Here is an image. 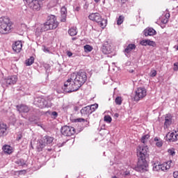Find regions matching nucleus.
I'll list each match as a JSON object with an SVG mask.
<instances>
[{"instance_id": "f257e3e1", "label": "nucleus", "mask_w": 178, "mask_h": 178, "mask_svg": "<svg viewBox=\"0 0 178 178\" xmlns=\"http://www.w3.org/2000/svg\"><path fill=\"white\" fill-rule=\"evenodd\" d=\"M138 163L135 168L137 172H147L148 168V147L138 146L137 148Z\"/></svg>"}, {"instance_id": "c9c22d12", "label": "nucleus", "mask_w": 178, "mask_h": 178, "mask_svg": "<svg viewBox=\"0 0 178 178\" xmlns=\"http://www.w3.org/2000/svg\"><path fill=\"white\" fill-rule=\"evenodd\" d=\"M147 45L149 47H152L153 48H155V47H156V43H155V42H154V41H152L151 40H149Z\"/></svg>"}, {"instance_id": "c85d7f7f", "label": "nucleus", "mask_w": 178, "mask_h": 178, "mask_svg": "<svg viewBox=\"0 0 178 178\" xmlns=\"http://www.w3.org/2000/svg\"><path fill=\"white\" fill-rule=\"evenodd\" d=\"M15 163L18 165V166H26V161L23 159H19L15 161Z\"/></svg>"}, {"instance_id": "39448f33", "label": "nucleus", "mask_w": 178, "mask_h": 178, "mask_svg": "<svg viewBox=\"0 0 178 178\" xmlns=\"http://www.w3.org/2000/svg\"><path fill=\"white\" fill-rule=\"evenodd\" d=\"M44 24L46 26L47 31L55 30V29H57L58 26H59V22L56 20V17L55 15H51L47 17V20Z\"/></svg>"}, {"instance_id": "2eb2a0df", "label": "nucleus", "mask_w": 178, "mask_h": 178, "mask_svg": "<svg viewBox=\"0 0 178 178\" xmlns=\"http://www.w3.org/2000/svg\"><path fill=\"white\" fill-rule=\"evenodd\" d=\"M143 34L145 37L156 35V31H155V29L153 28H147L143 31Z\"/></svg>"}, {"instance_id": "6e6552de", "label": "nucleus", "mask_w": 178, "mask_h": 178, "mask_svg": "<svg viewBox=\"0 0 178 178\" xmlns=\"http://www.w3.org/2000/svg\"><path fill=\"white\" fill-rule=\"evenodd\" d=\"M147 96V89L145 88H138L135 92V95L134 97V101L138 102V101L143 99Z\"/></svg>"}, {"instance_id": "f704fd0d", "label": "nucleus", "mask_w": 178, "mask_h": 178, "mask_svg": "<svg viewBox=\"0 0 178 178\" xmlns=\"http://www.w3.org/2000/svg\"><path fill=\"white\" fill-rule=\"evenodd\" d=\"M123 20H124V17L122 15H120L118 17V19L117 21V24L118 26H120V24H122V23H123Z\"/></svg>"}, {"instance_id": "69168bd1", "label": "nucleus", "mask_w": 178, "mask_h": 178, "mask_svg": "<svg viewBox=\"0 0 178 178\" xmlns=\"http://www.w3.org/2000/svg\"><path fill=\"white\" fill-rule=\"evenodd\" d=\"M174 70H177V69H176V68H174Z\"/></svg>"}, {"instance_id": "6ab92c4d", "label": "nucleus", "mask_w": 178, "mask_h": 178, "mask_svg": "<svg viewBox=\"0 0 178 178\" xmlns=\"http://www.w3.org/2000/svg\"><path fill=\"white\" fill-rule=\"evenodd\" d=\"M44 148H45V145L44 142H42V139H40L38 141L37 145H36V149L38 152H41Z\"/></svg>"}, {"instance_id": "393cba45", "label": "nucleus", "mask_w": 178, "mask_h": 178, "mask_svg": "<svg viewBox=\"0 0 178 178\" xmlns=\"http://www.w3.org/2000/svg\"><path fill=\"white\" fill-rule=\"evenodd\" d=\"M154 141L156 142V147H158L159 148H161V147H162V145H163V142L162 141V140L161 139V138L155 137V138H154Z\"/></svg>"}, {"instance_id": "09e8293b", "label": "nucleus", "mask_w": 178, "mask_h": 178, "mask_svg": "<svg viewBox=\"0 0 178 178\" xmlns=\"http://www.w3.org/2000/svg\"><path fill=\"white\" fill-rule=\"evenodd\" d=\"M173 177H174L175 178H178V171H175V172H173Z\"/></svg>"}, {"instance_id": "6e6d98bb", "label": "nucleus", "mask_w": 178, "mask_h": 178, "mask_svg": "<svg viewBox=\"0 0 178 178\" xmlns=\"http://www.w3.org/2000/svg\"><path fill=\"white\" fill-rule=\"evenodd\" d=\"M75 10H76V12H79V10H80V7H76L75 8Z\"/></svg>"}, {"instance_id": "e433bc0d", "label": "nucleus", "mask_w": 178, "mask_h": 178, "mask_svg": "<svg viewBox=\"0 0 178 178\" xmlns=\"http://www.w3.org/2000/svg\"><path fill=\"white\" fill-rule=\"evenodd\" d=\"M157 74L156 70L152 69L149 73L150 77H156Z\"/></svg>"}, {"instance_id": "2f4dec72", "label": "nucleus", "mask_w": 178, "mask_h": 178, "mask_svg": "<svg viewBox=\"0 0 178 178\" xmlns=\"http://www.w3.org/2000/svg\"><path fill=\"white\" fill-rule=\"evenodd\" d=\"M104 23L106 24V20L102 19V18H101V20L97 21V24L102 29H105V26H106Z\"/></svg>"}, {"instance_id": "c03bdc74", "label": "nucleus", "mask_w": 178, "mask_h": 178, "mask_svg": "<svg viewBox=\"0 0 178 178\" xmlns=\"http://www.w3.org/2000/svg\"><path fill=\"white\" fill-rule=\"evenodd\" d=\"M66 17H67V14H61L60 22H62L63 23H65V22H66Z\"/></svg>"}, {"instance_id": "aec40b11", "label": "nucleus", "mask_w": 178, "mask_h": 178, "mask_svg": "<svg viewBox=\"0 0 178 178\" xmlns=\"http://www.w3.org/2000/svg\"><path fill=\"white\" fill-rule=\"evenodd\" d=\"M136 47H137L134 44H129L124 51L126 56H127V54H130V52L134 51V49H136Z\"/></svg>"}, {"instance_id": "bb28decb", "label": "nucleus", "mask_w": 178, "mask_h": 178, "mask_svg": "<svg viewBox=\"0 0 178 178\" xmlns=\"http://www.w3.org/2000/svg\"><path fill=\"white\" fill-rule=\"evenodd\" d=\"M3 151L5 154H12V147L10 145H4L3 147Z\"/></svg>"}, {"instance_id": "a19ab883", "label": "nucleus", "mask_w": 178, "mask_h": 178, "mask_svg": "<svg viewBox=\"0 0 178 178\" xmlns=\"http://www.w3.org/2000/svg\"><path fill=\"white\" fill-rule=\"evenodd\" d=\"M58 112L53 111L50 113V116L52 118V119H56L58 118Z\"/></svg>"}, {"instance_id": "72a5a7b5", "label": "nucleus", "mask_w": 178, "mask_h": 178, "mask_svg": "<svg viewBox=\"0 0 178 178\" xmlns=\"http://www.w3.org/2000/svg\"><path fill=\"white\" fill-rule=\"evenodd\" d=\"M148 138H149V135H148V134L144 135L141 138V143H143V144H145V143H147V140H148Z\"/></svg>"}, {"instance_id": "052dcab7", "label": "nucleus", "mask_w": 178, "mask_h": 178, "mask_svg": "<svg viewBox=\"0 0 178 178\" xmlns=\"http://www.w3.org/2000/svg\"><path fill=\"white\" fill-rule=\"evenodd\" d=\"M134 70H129V73H134Z\"/></svg>"}, {"instance_id": "1a4fd4ad", "label": "nucleus", "mask_w": 178, "mask_h": 178, "mask_svg": "<svg viewBox=\"0 0 178 178\" xmlns=\"http://www.w3.org/2000/svg\"><path fill=\"white\" fill-rule=\"evenodd\" d=\"M60 131L63 136H65L66 137H70V136L76 134V129H74V127L67 125L63 127Z\"/></svg>"}, {"instance_id": "ea45409f", "label": "nucleus", "mask_w": 178, "mask_h": 178, "mask_svg": "<svg viewBox=\"0 0 178 178\" xmlns=\"http://www.w3.org/2000/svg\"><path fill=\"white\" fill-rule=\"evenodd\" d=\"M115 104H116V105H122V97H117L115 98Z\"/></svg>"}, {"instance_id": "20e7f679", "label": "nucleus", "mask_w": 178, "mask_h": 178, "mask_svg": "<svg viewBox=\"0 0 178 178\" xmlns=\"http://www.w3.org/2000/svg\"><path fill=\"white\" fill-rule=\"evenodd\" d=\"M62 90L64 92H74L76 91H79L80 90L79 86L76 84L74 81L72 79V76L70 79H68L67 81L64 83V86L62 88Z\"/></svg>"}, {"instance_id": "338daca9", "label": "nucleus", "mask_w": 178, "mask_h": 178, "mask_svg": "<svg viewBox=\"0 0 178 178\" xmlns=\"http://www.w3.org/2000/svg\"><path fill=\"white\" fill-rule=\"evenodd\" d=\"M177 131H178V127H177Z\"/></svg>"}, {"instance_id": "9b49d317", "label": "nucleus", "mask_w": 178, "mask_h": 178, "mask_svg": "<svg viewBox=\"0 0 178 178\" xmlns=\"http://www.w3.org/2000/svg\"><path fill=\"white\" fill-rule=\"evenodd\" d=\"M45 31H48V29H47L45 24H40L38 26H37L35 31V35H36V37H40V35H41V34H42V33Z\"/></svg>"}, {"instance_id": "13d9d810", "label": "nucleus", "mask_w": 178, "mask_h": 178, "mask_svg": "<svg viewBox=\"0 0 178 178\" xmlns=\"http://www.w3.org/2000/svg\"><path fill=\"white\" fill-rule=\"evenodd\" d=\"M123 3H126V2L129 1V0H122Z\"/></svg>"}, {"instance_id": "5701e85b", "label": "nucleus", "mask_w": 178, "mask_h": 178, "mask_svg": "<svg viewBox=\"0 0 178 178\" xmlns=\"http://www.w3.org/2000/svg\"><path fill=\"white\" fill-rule=\"evenodd\" d=\"M170 124H172V117L170 116V115H168L165 117V121L164 122V126H165V127H166V129H168L169 127V126H170Z\"/></svg>"}, {"instance_id": "0e129e2a", "label": "nucleus", "mask_w": 178, "mask_h": 178, "mask_svg": "<svg viewBox=\"0 0 178 178\" xmlns=\"http://www.w3.org/2000/svg\"><path fill=\"white\" fill-rule=\"evenodd\" d=\"M177 50L178 51V45L177 46Z\"/></svg>"}, {"instance_id": "603ef678", "label": "nucleus", "mask_w": 178, "mask_h": 178, "mask_svg": "<svg viewBox=\"0 0 178 178\" xmlns=\"http://www.w3.org/2000/svg\"><path fill=\"white\" fill-rule=\"evenodd\" d=\"M44 52H49V49L48 48L44 47Z\"/></svg>"}, {"instance_id": "ddd939ff", "label": "nucleus", "mask_w": 178, "mask_h": 178, "mask_svg": "<svg viewBox=\"0 0 178 178\" xmlns=\"http://www.w3.org/2000/svg\"><path fill=\"white\" fill-rule=\"evenodd\" d=\"M8 125L3 122H0V137H3L8 134Z\"/></svg>"}, {"instance_id": "4468645a", "label": "nucleus", "mask_w": 178, "mask_h": 178, "mask_svg": "<svg viewBox=\"0 0 178 178\" xmlns=\"http://www.w3.org/2000/svg\"><path fill=\"white\" fill-rule=\"evenodd\" d=\"M43 144H44L45 147L47 145H51L52 143H54V137H51L49 136H45L41 138Z\"/></svg>"}, {"instance_id": "a211bd4d", "label": "nucleus", "mask_w": 178, "mask_h": 178, "mask_svg": "<svg viewBox=\"0 0 178 178\" xmlns=\"http://www.w3.org/2000/svg\"><path fill=\"white\" fill-rule=\"evenodd\" d=\"M17 111H19L21 113H27L30 108L29 106L24 104H21L20 106H17Z\"/></svg>"}, {"instance_id": "f03ea898", "label": "nucleus", "mask_w": 178, "mask_h": 178, "mask_svg": "<svg viewBox=\"0 0 178 178\" xmlns=\"http://www.w3.org/2000/svg\"><path fill=\"white\" fill-rule=\"evenodd\" d=\"M71 80L80 88L87 81V73L83 70H80L77 74H71Z\"/></svg>"}, {"instance_id": "a878e982", "label": "nucleus", "mask_w": 178, "mask_h": 178, "mask_svg": "<svg viewBox=\"0 0 178 178\" xmlns=\"http://www.w3.org/2000/svg\"><path fill=\"white\" fill-rule=\"evenodd\" d=\"M68 33L71 37H74V35H77V29L76 27L71 28L68 30Z\"/></svg>"}, {"instance_id": "7c9ffc66", "label": "nucleus", "mask_w": 178, "mask_h": 178, "mask_svg": "<svg viewBox=\"0 0 178 178\" xmlns=\"http://www.w3.org/2000/svg\"><path fill=\"white\" fill-rule=\"evenodd\" d=\"M161 164L158 163H154L153 164V170L154 172H159V170H161Z\"/></svg>"}, {"instance_id": "37998d69", "label": "nucleus", "mask_w": 178, "mask_h": 178, "mask_svg": "<svg viewBox=\"0 0 178 178\" xmlns=\"http://www.w3.org/2000/svg\"><path fill=\"white\" fill-rule=\"evenodd\" d=\"M148 41L149 40H143L140 42V44L143 47H147V45H148Z\"/></svg>"}, {"instance_id": "8fccbe9b", "label": "nucleus", "mask_w": 178, "mask_h": 178, "mask_svg": "<svg viewBox=\"0 0 178 178\" xmlns=\"http://www.w3.org/2000/svg\"><path fill=\"white\" fill-rule=\"evenodd\" d=\"M67 56H69V58H70V56H72L73 55V53H72L71 51H67Z\"/></svg>"}, {"instance_id": "bf43d9fd", "label": "nucleus", "mask_w": 178, "mask_h": 178, "mask_svg": "<svg viewBox=\"0 0 178 178\" xmlns=\"http://www.w3.org/2000/svg\"><path fill=\"white\" fill-rule=\"evenodd\" d=\"M114 116H115V118H119V114L115 113V114L114 115Z\"/></svg>"}, {"instance_id": "e2e57ef3", "label": "nucleus", "mask_w": 178, "mask_h": 178, "mask_svg": "<svg viewBox=\"0 0 178 178\" xmlns=\"http://www.w3.org/2000/svg\"><path fill=\"white\" fill-rule=\"evenodd\" d=\"M112 178H118V177H116V176H114V177H113Z\"/></svg>"}, {"instance_id": "864d4df0", "label": "nucleus", "mask_w": 178, "mask_h": 178, "mask_svg": "<svg viewBox=\"0 0 178 178\" xmlns=\"http://www.w3.org/2000/svg\"><path fill=\"white\" fill-rule=\"evenodd\" d=\"M168 19H164L162 23H163L164 24H166V23H168Z\"/></svg>"}, {"instance_id": "4c0bfd02", "label": "nucleus", "mask_w": 178, "mask_h": 178, "mask_svg": "<svg viewBox=\"0 0 178 178\" xmlns=\"http://www.w3.org/2000/svg\"><path fill=\"white\" fill-rule=\"evenodd\" d=\"M104 121L107 123H111L112 122V117L111 115L104 116Z\"/></svg>"}, {"instance_id": "9d476101", "label": "nucleus", "mask_w": 178, "mask_h": 178, "mask_svg": "<svg viewBox=\"0 0 178 178\" xmlns=\"http://www.w3.org/2000/svg\"><path fill=\"white\" fill-rule=\"evenodd\" d=\"M33 104L40 109H44V108H47L48 106V102L42 97L35 98Z\"/></svg>"}, {"instance_id": "4d7b16f0", "label": "nucleus", "mask_w": 178, "mask_h": 178, "mask_svg": "<svg viewBox=\"0 0 178 178\" xmlns=\"http://www.w3.org/2000/svg\"><path fill=\"white\" fill-rule=\"evenodd\" d=\"M44 67H45V69H48L49 67V65H45Z\"/></svg>"}, {"instance_id": "58836bf2", "label": "nucleus", "mask_w": 178, "mask_h": 178, "mask_svg": "<svg viewBox=\"0 0 178 178\" xmlns=\"http://www.w3.org/2000/svg\"><path fill=\"white\" fill-rule=\"evenodd\" d=\"M84 49L88 51V52H91L92 51V47L90 44H86L84 46Z\"/></svg>"}, {"instance_id": "f3484780", "label": "nucleus", "mask_w": 178, "mask_h": 178, "mask_svg": "<svg viewBox=\"0 0 178 178\" xmlns=\"http://www.w3.org/2000/svg\"><path fill=\"white\" fill-rule=\"evenodd\" d=\"M88 18L90 20H92V22H99L102 17H101V15L98 13H92L88 16Z\"/></svg>"}, {"instance_id": "cd10ccee", "label": "nucleus", "mask_w": 178, "mask_h": 178, "mask_svg": "<svg viewBox=\"0 0 178 178\" xmlns=\"http://www.w3.org/2000/svg\"><path fill=\"white\" fill-rule=\"evenodd\" d=\"M75 122H78L79 123H81L83 122L84 126H88V124H89V122H88L87 120L84 119V118H77L75 120Z\"/></svg>"}, {"instance_id": "49530a36", "label": "nucleus", "mask_w": 178, "mask_h": 178, "mask_svg": "<svg viewBox=\"0 0 178 178\" xmlns=\"http://www.w3.org/2000/svg\"><path fill=\"white\" fill-rule=\"evenodd\" d=\"M21 138H23V134H22V133H19L17 135V137L16 140H17V141H20Z\"/></svg>"}, {"instance_id": "4be33fe9", "label": "nucleus", "mask_w": 178, "mask_h": 178, "mask_svg": "<svg viewBox=\"0 0 178 178\" xmlns=\"http://www.w3.org/2000/svg\"><path fill=\"white\" fill-rule=\"evenodd\" d=\"M81 114L82 115V116H86V115H91V111L90 110V106H87L83 107L81 110Z\"/></svg>"}, {"instance_id": "412c9836", "label": "nucleus", "mask_w": 178, "mask_h": 178, "mask_svg": "<svg viewBox=\"0 0 178 178\" xmlns=\"http://www.w3.org/2000/svg\"><path fill=\"white\" fill-rule=\"evenodd\" d=\"M168 138V140L169 141H172V143L176 141L177 140V137H178V134H175L174 132H172L171 134H168L166 135V138Z\"/></svg>"}, {"instance_id": "de8ad7c7", "label": "nucleus", "mask_w": 178, "mask_h": 178, "mask_svg": "<svg viewBox=\"0 0 178 178\" xmlns=\"http://www.w3.org/2000/svg\"><path fill=\"white\" fill-rule=\"evenodd\" d=\"M165 17L168 20L170 17V14L169 13H166L165 15Z\"/></svg>"}, {"instance_id": "680f3d73", "label": "nucleus", "mask_w": 178, "mask_h": 178, "mask_svg": "<svg viewBox=\"0 0 178 178\" xmlns=\"http://www.w3.org/2000/svg\"><path fill=\"white\" fill-rule=\"evenodd\" d=\"M95 1V2H96V3H98V2H99V1H101V0H94Z\"/></svg>"}, {"instance_id": "0eeeda50", "label": "nucleus", "mask_w": 178, "mask_h": 178, "mask_svg": "<svg viewBox=\"0 0 178 178\" xmlns=\"http://www.w3.org/2000/svg\"><path fill=\"white\" fill-rule=\"evenodd\" d=\"M26 2L29 8L35 12H38L41 10L42 2L40 0H24Z\"/></svg>"}, {"instance_id": "473e14b6", "label": "nucleus", "mask_w": 178, "mask_h": 178, "mask_svg": "<svg viewBox=\"0 0 178 178\" xmlns=\"http://www.w3.org/2000/svg\"><path fill=\"white\" fill-rule=\"evenodd\" d=\"M34 63V57L31 56L30 58L26 60V66H31Z\"/></svg>"}, {"instance_id": "7ed1b4c3", "label": "nucleus", "mask_w": 178, "mask_h": 178, "mask_svg": "<svg viewBox=\"0 0 178 178\" xmlns=\"http://www.w3.org/2000/svg\"><path fill=\"white\" fill-rule=\"evenodd\" d=\"M12 24L10 19L6 17H0V34H8L10 33Z\"/></svg>"}, {"instance_id": "b1692460", "label": "nucleus", "mask_w": 178, "mask_h": 178, "mask_svg": "<svg viewBox=\"0 0 178 178\" xmlns=\"http://www.w3.org/2000/svg\"><path fill=\"white\" fill-rule=\"evenodd\" d=\"M172 161H168L165 164H160V170L165 172V170H168V169H170V165L168 163H170Z\"/></svg>"}, {"instance_id": "3c124183", "label": "nucleus", "mask_w": 178, "mask_h": 178, "mask_svg": "<svg viewBox=\"0 0 178 178\" xmlns=\"http://www.w3.org/2000/svg\"><path fill=\"white\" fill-rule=\"evenodd\" d=\"M124 175L125 176H129V175H130V172H129V171H125V172H124Z\"/></svg>"}, {"instance_id": "5fc2aeb1", "label": "nucleus", "mask_w": 178, "mask_h": 178, "mask_svg": "<svg viewBox=\"0 0 178 178\" xmlns=\"http://www.w3.org/2000/svg\"><path fill=\"white\" fill-rule=\"evenodd\" d=\"M74 109L76 112H77V111H79V106H75Z\"/></svg>"}, {"instance_id": "dca6fc26", "label": "nucleus", "mask_w": 178, "mask_h": 178, "mask_svg": "<svg viewBox=\"0 0 178 178\" xmlns=\"http://www.w3.org/2000/svg\"><path fill=\"white\" fill-rule=\"evenodd\" d=\"M22 48H23V44L21 41H17L13 44V49L15 52H20L22 51Z\"/></svg>"}, {"instance_id": "c756f323", "label": "nucleus", "mask_w": 178, "mask_h": 178, "mask_svg": "<svg viewBox=\"0 0 178 178\" xmlns=\"http://www.w3.org/2000/svg\"><path fill=\"white\" fill-rule=\"evenodd\" d=\"M89 109L90 111V113H92V112H95V111L98 109V104H95L89 106Z\"/></svg>"}, {"instance_id": "79ce46f5", "label": "nucleus", "mask_w": 178, "mask_h": 178, "mask_svg": "<svg viewBox=\"0 0 178 178\" xmlns=\"http://www.w3.org/2000/svg\"><path fill=\"white\" fill-rule=\"evenodd\" d=\"M61 15H67V8L66 7L63 6L60 10Z\"/></svg>"}, {"instance_id": "a18cd8bd", "label": "nucleus", "mask_w": 178, "mask_h": 178, "mask_svg": "<svg viewBox=\"0 0 178 178\" xmlns=\"http://www.w3.org/2000/svg\"><path fill=\"white\" fill-rule=\"evenodd\" d=\"M168 153L172 155V156H174V155H176V152L173 149H168Z\"/></svg>"}, {"instance_id": "f8f14e48", "label": "nucleus", "mask_w": 178, "mask_h": 178, "mask_svg": "<svg viewBox=\"0 0 178 178\" xmlns=\"http://www.w3.org/2000/svg\"><path fill=\"white\" fill-rule=\"evenodd\" d=\"M102 51L106 55L111 54L112 52V45H111V43L105 42L102 47Z\"/></svg>"}, {"instance_id": "423d86ee", "label": "nucleus", "mask_w": 178, "mask_h": 178, "mask_svg": "<svg viewBox=\"0 0 178 178\" xmlns=\"http://www.w3.org/2000/svg\"><path fill=\"white\" fill-rule=\"evenodd\" d=\"M17 82V76L16 75L10 76L8 78L1 79V86L3 88L9 87V86H13Z\"/></svg>"}]
</instances>
